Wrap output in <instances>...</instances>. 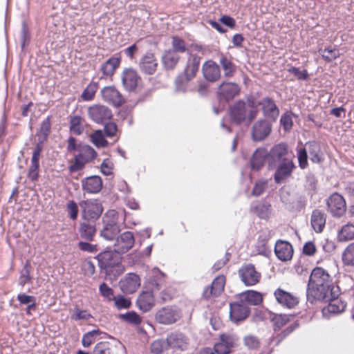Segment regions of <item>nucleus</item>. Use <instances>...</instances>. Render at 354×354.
Segmentation results:
<instances>
[{"instance_id":"nucleus-42","label":"nucleus","mask_w":354,"mask_h":354,"mask_svg":"<svg viewBox=\"0 0 354 354\" xmlns=\"http://www.w3.org/2000/svg\"><path fill=\"white\" fill-rule=\"evenodd\" d=\"M84 120L80 116H73L70 120L71 131L77 135H80L84 130Z\"/></svg>"},{"instance_id":"nucleus-54","label":"nucleus","mask_w":354,"mask_h":354,"mask_svg":"<svg viewBox=\"0 0 354 354\" xmlns=\"http://www.w3.org/2000/svg\"><path fill=\"white\" fill-rule=\"evenodd\" d=\"M93 354H111V349L108 342H100L94 348Z\"/></svg>"},{"instance_id":"nucleus-31","label":"nucleus","mask_w":354,"mask_h":354,"mask_svg":"<svg viewBox=\"0 0 354 354\" xmlns=\"http://www.w3.org/2000/svg\"><path fill=\"white\" fill-rule=\"evenodd\" d=\"M139 66L142 71L147 74H153L157 69L158 62L151 53H147L140 59Z\"/></svg>"},{"instance_id":"nucleus-41","label":"nucleus","mask_w":354,"mask_h":354,"mask_svg":"<svg viewBox=\"0 0 354 354\" xmlns=\"http://www.w3.org/2000/svg\"><path fill=\"white\" fill-rule=\"evenodd\" d=\"M119 317L122 320L134 326L140 325L142 321V317L134 311L120 314Z\"/></svg>"},{"instance_id":"nucleus-5","label":"nucleus","mask_w":354,"mask_h":354,"mask_svg":"<svg viewBox=\"0 0 354 354\" xmlns=\"http://www.w3.org/2000/svg\"><path fill=\"white\" fill-rule=\"evenodd\" d=\"M201 57L196 54H189L183 72L176 80V88L185 91V84L194 79L199 69Z\"/></svg>"},{"instance_id":"nucleus-9","label":"nucleus","mask_w":354,"mask_h":354,"mask_svg":"<svg viewBox=\"0 0 354 354\" xmlns=\"http://www.w3.org/2000/svg\"><path fill=\"white\" fill-rule=\"evenodd\" d=\"M99 266L101 269L110 271L112 268H120L122 257L121 255L113 250L102 252L96 257Z\"/></svg>"},{"instance_id":"nucleus-51","label":"nucleus","mask_w":354,"mask_h":354,"mask_svg":"<svg viewBox=\"0 0 354 354\" xmlns=\"http://www.w3.org/2000/svg\"><path fill=\"white\" fill-rule=\"evenodd\" d=\"M91 317V315L89 313H88L87 310H81L77 307L75 308L73 313L71 315V319L75 321L88 320Z\"/></svg>"},{"instance_id":"nucleus-2","label":"nucleus","mask_w":354,"mask_h":354,"mask_svg":"<svg viewBox=\"0 0 354 354\" xmlns=\"http://www.w3.org/2000/svg\"><path fill=\"white\" fill-rule=\"evenodd\" d=\"M166 275L158 268L151 270V276L148 281V288L150 291L141 293L137 299V306L143 312L150 310L155 304V299L152 292L158 291L164 286Z\"/></svg>"},{"instance_id":"nucleus-33","label":"nucleus","mask_w":354,"mask_h":354,"mask_svg":"<svg viewBox=\"0 0 354 354\" xmlns=\"http://www.w3.org/2000/svg\"><path fill=\"white\" fill-rule=\"evenodd\" d=\"M219 64L223 71L225 77L229 78L234 76L236 71V66L232 62L231 58L221 54L219 57Z\"/></svg>"},{"instance_id":"nucleus-24","label":"nucleus","mask_w":354,"mask_h":354,"mask_svg":"<svg viewBox=\"0 0 354 354\" xmlns=\"http://www.w3.org/2000/svg\"><path fill=\"white\" fill-rule=\"evenodd\" d=\"M225 283V277L223 275H220L214 279L210 287H207L203 293V296L207 299L211 296L217 297L224 290Z\"/></svg>"},{"instance_id":"nucleus-8","label":"nucleus","mask_w":354,"mask_h":354,"mask_svg":"<svg viewBox=\"0 0 354 354\" xmlns=\"http://www.w3.org/2000/svg\"><path fill=\"white\" fill-rule=\"evenodd\" d=\"M268 167L273 169L276 168L277 164L283 162L285 159L293 158L292 152L289 151L288 146L285 143H279L274 145L270 151H268Z\"/></svg>"},{"instance_id":"nucleus-4","label":"nucleus","mask_w":354,"mask_h":354,"mask_svg":"<svg viewBox=\"0 0 354 354\" xmlns=\"http://www.w3.org/2000/svg\"><path fill=\"white\" fill-rule=\"evenodd\" d=\"M102 224L100 236L106 241H113L121 232L119 214L114 209H109L104 214Z\"/></svg>"},{"instance_id":"nucleus-55","label":"nucleus","mask_w":354,"mask_h":354,"mask_svg":"<svg viewBox=\"0 0 354 354\" xmlns=\"http://www.w3.org/2000/svg\"><path fill=\"white\" fill-rule=\"evenodd\" d=\"M87 160L81 155L80 153L75 158V162L71 165L70 170L71 171H76L81 169L86 163H87Z\"/></svg>"},{"instance_id":"nucleus-38","label":"nucleus","mask_w":354,"mask_h":354,"mask_svg":"<svg viewBox=\"0 0 354 354\" xmlns=\"http://www.w3.org/2000/svg\"><path fill=\"white\" fill-rule=\"evenodd\" d=\"M354 239V223L343 225L338 232V240L342 242Z\"/></svg>"},{"instance_id":"nucleus-25","label":"nucleus","mask_w":354,"mask_h":354,"mask_svg":"<svg viewBox=\"0 0 354 354\" xmlns=\"http://www.w3.org/2000/svg\"><path fill=\"white\" fill-rule=\"evenodd\" d=\"M82 189L89 194H96L102 187V180L98 176H91L81 181Z\"/></svg>"},{"instance_id":"nucleus-11","label":"nucleus","mask_w":354,"mask_h":354,"mask_svg":"<svg viewBox=\"0 0 354 354\" xmlns=\"http://www.w3.org/2000/svg\"><path fill=\"white\" fill-rule=\"evenodd\" d=\"M328 212L334 217L342 216L346 210V201L342 196L337 193L333 194L327 200Z\"/></svg>"},{"instance_id":"nucleus-3","label":"nucleus","mask_w":354,"mask_h":354,"mask_svg":"<svg viewBox=\"0 0 354 354\" xmlns=\"http://www.w3.org/2000/svg\"><path fill=\"white\" fill-rule=\"evenodd\" d=\"M257 114V104L252 97L248 98L247 102L243 101L236 102L230 109L231 120L241 124L245 121L250 122Z\"/></svg>"},{"instance_id":"nucleus-58","label":"nucleus","mask_w":354,"mask_h":354,"mask_svg":"<svg viewBox=\"0 0 354 354\" xmlns=\"http://www.w3.org/2000/svg\"><path fill=\"white\" fill-rule=\"evenodd\" d=\"M268 180H261L257 182L252 190V195L259 196L261 195L267 187Z\"/></svg>"},{"instance_id":"nucleus-60","label":"nucleus","mask_w":354,"mask_h":354,"mask_svg":"<svg viewBox=\"0 0 354 354\" xmlns=\"http://www.w3.org/2000/svg\"><path fill=\"white\" fill-rule=\"evenodd\" d=\"M101 171L105 176H109L112 174V171L113 169V163L112 161L108 158L103 160L101 164Z\"/></svg>"},{"instance_id":"nucleus-62","label":"nucleus","mask_w":354,"mask_h":354,"mask_svg":"<svg viewBox=\"0 0 354 354\" xmlns=\"http://www.w3.org/2000/svg\"><path fill=\"white\" fill-rule=\"evenodd\" d=\"M245 345L250 349H256L259 346L258 339L252 335H248L244 338Z\"/></svg>"},{"instance_id":"nucleus-61","label":"nucleus","mask_w":354,"mask_h":354,"mask_svg":"<svg viewBox=\"0 0 354 354\" xmlns=\"http://www.w3.org/2000/svg\"><path fill=\"white\" fill-rule=\"evenodd\" d=\"M280 123L285 131H289L292 126V120L291 115L287 113L281 115L280 119Z\"/></svg>"},{"instance_id":"nucleus-19","label":"nucleus","mask_w":354,"mask_h":354,"mask_svg":"<svg viewBox=\"0 0 354 354\" xmlns=\"http://www.w3.org/2000/svg\"><path fill=\"white\" fill-rule=\"evenodd\" d=\"M292 159H285L283 162L278 163L274 176L277 183H280L291 175L293 169L295 168Z\"/></svg>"},{"instance_id":"nucleus-23","label":"nucleus","mask_w":354,"mask_h":354,"mask_svg":"<svg viewBox=\"0 0 354 354\" xmlns=\"http://www.w3.org/2000/svg\"><path fill=\"white\" fill-rule=\"evenodd\" d=\"M101 93L103 99L115 106H119L124 102V99L120 93L113 86L104 87Z\"/></svg>"},{"instance_id":"nucleus-15","label":"nucleus","mask_w":354,"mask_h":354,"mask_svg":"<svg viewBox=\"0 0 354 354\" xmlns=\"http://www.w3.org/2000/svg\"><path fill=\"white\" fill-rule=\"evenodd\" d=\"M339 289H337V294L331 295L326 299H321L320 301L329 302L328 305L324 308L322 313L324 315L329 314H338L343 312L346 308V303L338 297Z\"/></svg>"},{"instance_id":"nucleus-13","label":"nucleus","mask_w":354,"mask_h":354,"mask_svg":"<svg viewBox=\"0 0 354 354\" xmlns=\"http://www.w3.org/2000/svg\"><path fill=\"white\" fill-rule=\"evenodd\" d=\"M113 244L114 250L120 254L128 252L134 245V236L131 232H125L115 237Z\"/></svg>"},{"instance_id":"nucleus-14","label":"nucleus","mask_w":354,"mask_h":354,"mask_svg":"<svg viewBox=\"0 0 354 354\" xmlns=\"http://www.w3.org/2000/svg\"><path fill=\"white\" fill-rule=\"evenodd\" d=\"M240 92L239 86L234 82H223L218 89L220 102H227L236 97Z\"/></svg>"},{"instance_id":"nucleus-40","label":"nucleus","mask_w":354,"mask_h":354,"mask_svg":"<svg viewBox=\"0 0 354 354\" xmlns=\"http://www.w3.org/2000/svg\"><path fill=\"white\" fill-rule=\"evenodd\" d=\"M317 180L312 174H308L306 176L304 187L308 195L311 197L317 192Z\"/></svg>"},{"instance_id":"nucleus-47","label":"nucleus","mask_w":354,"mask_h":354,"mask_svg":"<svg viewBox=\"0 0 354 354\" xmlns=\"http://www.w3.org/2000/svg\"><path fill=\"white\" fill-rule=\"evenodd\" d=\"M256 212L257 215L263 219H267L271 214L272 209L270 204L268 203H261L256 206Z\"/></svg>"},{"instance_id":"nucleus-7","label":"nucleus","mask_w":354,"mask_h":354,"mask_svg":"<svg viewBox=\"0 0 354 354\" xmlns=\"http://www.w3.org/2000/svg\"><path fill=\"white\" fill-rule=\"evenodd\" d=\"M239 344L238 337L232 333H222L214 344V351L216 354H230Z\"/></svg>"},{"instance_id":"nucleus-50","label":"nucleus","mask_w":354,"mask_h":354,"mask_svg":"<svg viewBox=\"0 0 354 354\" xmlns=\"http://www.w3.org/2000/svg\"><path fill=\"white\" fill-rule=\"evenodd\" d=\"M168 347L167 339H157L151 344V351L154 354H161Z\"/></svg>"},{"instance_id":"nucleus-21","label":"nucleus","mask_w":354,"mask_h":354,"mask_svg":"<svg viewBox=\"0 0 354 354\" xmlns=\"http://www.w3.org/2000/svg\"><path fill=\"white\" fill-rule=\"evenodd\" d=\"M249 308L241 301L230 304V317L232 322L242 321L249 315Z\"/></svg>"},{"instance_id":"nucleus-30","label":"nucleus","mask_w":354,"mask_h":354,"mask_svg":"<svg viewBox=\"0 0 354 354\" xmlns=\"http://www.w3.org/2000/svg\"><path fill=\"white\" fill-rule=\"evenodd\" d=\"M268 151L264 148H259L253 153L250 159V166L252 170L258 171L264 165L266 160L268 162Z\"/></svg>"},{"instance_id":"nucleus-34","label":"nucleus","mask_w":354,"mask_h":354,"mask_svg":"<svg viewBox=\"0 0 354 354\" xmlns=\"http://www.w3.org/2000/svg\"><path fill=\"white\" fill-rule=\"evenodd\" d=\"M241 302L248 303L251 305H259L263 300L262 295L254 290H247L239 295Z\"/></svg>"},{"instance_id":"nucleus-49","label":"nucleus","mask_w":354,"mask_h":354,"mask_svg":"<svg viewBox=\"0 0 354 354\" xmlns=\"http://www.w3.org/2000/svg\"><path fill=\"white\" fill-rule=\"evenodd\" d=\"M97 90V84L96 83H91L89 84L86 88L84 90L82 93V98L84 101H90L91 100Z\"/></svg>"},{"instance_id":"nucleus-28","label":"nucleus","mask_w":354,"mask_h":354,"mask_svg":"<svg viewBox=\"0 0 354 354\" xmlns=\"http://www.w3.org/2000/svg\"><path fill=\"white\" fill-rule=\"evenodd\" d=\"M257 106L261 105L263 115L273 121H274L279 116V109L271 98H263L261 102L257 103Z\"/></svg>"},{"instance_id":"nucleus-46","label":"nucleus","mask_w":354,"mask_h":354,"mask_svg":"<svg viewBox=\"0 0 354 354\" xmlns=\"http://www.w3.org/2000/svg\"><path fill=\"white\" fill-rule=\"evenodd\" d=\"M171 46L172 48L170 50L177 54L187 51L185 41L176 36L172 37Z\"/></svg>"},{"instance_id":"nucleus-27","label":"nucleus","mask_w":354,"mask_h":354,"mask_svg":"<svg viewBox=\"0 0 354 354\" xmlns=\"http://www.w3.org/2000/svg\"><path fill=\"white\" fill-rule=\"evenodd\" d=\"M168 346L171 348L185 350L189 344V339L181 333H173L167 337Z\"/></svg>"},{"instance_id":"nucleus-64","label":"nucleus","mask_w":354,"mask_h":354,"mask_svg":"<svg viewBox=\"0 0 354 354\" xmlns=\"http://www.w3.org/2000/svg\"><path fill=\"white\" fill-rule=\"evenodd\" d=\"M316 251V246L312 241L306 242L303 246V253L307 256L314 255Z\"/></svg>"},{"instance_id":"nucleus-56","label":"nucleus","mask_w":354,"mask_h":354,"mask_svg":"<svg viewBox=\"0 0 354 354\" xmlns=\"http://www.w3.org/2000/svg\"><path fill=\"white\" fill-rule=\"evenodd\" d=\"M112 301H114L115 306L118 309L128 308L131 306L130 300L123 296L114 297Z\"/></svg>"},{"instance_id":"nucleus-45","label":"nucleus","mask_w":354,"mask_h":354,"mask_svg":"<svg viewBox=\"0 0 354 354\" xmlns=\"http://www.w3.org/2000/svg\"><path fill=\"white\" fill-rule=\"evenodd\" d=\"M91 140L97 147H106L109 144L101 130L95 131L91 135Z\"/></svg>"},{"instance_id":"nucleus-29","label":"nucleus","mask_w":354,"mask_h":354,"mask_svg":"<svg viewBox=\"0 0 354 354\" xmlns=\"http://www.w3.org/2000/svg\"><path fill=\"white\" fill-rule=\"evenodd\" d=\"M274 252L279 259L286 261L292 258L293 248L288 242L278 241L275 244Z\"/></svg>"},{"instance_id":"nucleus-10","label":"nucleus","mask_w":354,"mask_h":354,"mask_svg":"<svg viewBox=\"0 0 354 354\" xmlns=\"http://www.w3.org/2000/svg\"><path fill=\"white\" fill-rule=\"evenodd\" d=\"M181 317L180 310L176 307L167 306L160 309L156 315V321L162 324H171Z\"/></svg>"},{"instance_id":"nucleus-36","label":"nucleus","mask_w":354,"mask_h":354,"mask_svg":"<svg viewBox=\"0 0 354 354\" xmlns=\"http://www.w3.org/2000/svg\"><path fill=\"white\" fill-rule=\"evenodd\" d=\"M120 60L118 57H112L101 66L104 75L109 76L113 74L115 70L119 66Z\"/></svg>"},{"instance_id":"nucleus-22","label":"nucleus","mask_w":354,"mask_h":354,"mask_svg":"<svg viewBox=\"0 0 354 354\" xmlns=\"http://www.w3.org/2000/svg\"><path fill=\"white\" fill-rule=\"evenodd\" d=\"M204 77L209 82H216L221 77L220 66L214 61L208 60L202 66Z\"/></svg>"},{"instance_id":"nucleus-39","label":"nucleus","mask_w":354,"mask_h":354,"mask_svg":"<svg viewBox=\"0 0 354 354\" xmlns=\"http://www.w3.org/2000/svg\"><path fill=\"white\" fill-rule=\"evenodd\" d=\"M342 261L344 266H354V242L348 244L342 254Z\"/></svg>"},{"instance_id":"nucleus-1","label":"nucleus","mask_w":354,"mask_h":354,"mask_svg":"<svg viewBox=\"0 0 354 354\" xmlns=\"http://www.w3.org/2000/svg\"><path fill=\"white\" fill-rule=\"evenodd\" d=\"M337 286H335L328 273L322 268L313 270L308 283L306 296L308 301L313 304L317 300L326 299L337 294Z\"/></svg>"},{"instance_id":"nucleus-18","label":"nucleus","mask_w":354,"mask_h":354,"mask_svg":"<svg viewBox=\"0 0 354 354\" xmlns=\"http://www.w3.org/2000/svg\"><path fill=\"white\" fill-rule=\"evenodd\" d=\"M140 286V279L134 273H129L119 282L120 290L125 294L135 292Z\"/></svg>"},{"instance_id":"nucleus-35","label":"nucleus","mask_w":354,"mask_h":354,"mask_svg":"<svg viewBox=\"0 0 354 354\" xmlns=\"http://www.w3.org/2000/svg\"><path fill=\"white\" fill-rule=\"evenodd\" d=\"M180 59L178 54L171 51V50H165L162 57V62L165 68L167 70L174 69Z\"/></svg>"},{"instance_id":"nucleus-57","label":"nucleus","mask_w":354,"mask_h":354,"mask_svg":"<svg viewBox=\"0 0 354 354\" xmlns=\"http://www.w3.org/2000/svg\"><path fill=\"white\" fill-rule=\"evenodd\" d=\"M66 209L70 218L72 220H76L78 215V206L73 201H69L66 205Z\"/></svg>"},{"instance_id":"nucleus-37","label":"nucleus","mask_w":354,"mask_h":354,"mask_svg":"<svg viewBox=\"0 0 354 354\" xmlns=\"http://www.w3.org/2000/svg\"><path fill=\"white\" fill-rule=\"evenodd\" d=\"M79 232L82 239L87 241H93L96 229L93 225L82 223L80 225Z\"/></svg>"},{"instance_id":"nucleus-32","label":"nucleus","mask_w":354,"mask_h":354,"mask_svg":"<svg viewBox=\"0 0 354 354\" xmlns=\"http://www.w3.org/2000/svg\"><path fill=\"white\" fill-rule=\"evenodd\" d=\"M326 215L320 209H314L311 214L310 223L313 230L317 233H320L324 230L326 225Z\"/></svg>"},{"instance_id":"nucleus-12","label":"nucleus","mask_w":354,"mask_h":354,"mask_svg":"<svg viewBox=\"0 0 354 354\" xmlns=\"http://www.w3.org/2000/svg\"><path fill=\"white\" fill-rule=\"evenodd\" d=\"M239 274L242 282L247 286H254L261 279V274L252 264L243 265L239 269Z\"/></svg>"},{"instance_id":"nucleus-52","label":"nucleus","mask_w":354,"mask_h":354,"mask_svg":"<svg viewBox=\"0 0 354 354\" xmlns=\"http://www.w3.org/2000/svg\"><path fill=\"white\" fill-rule=\"evenodd\" d=\"M80 153L88 162L95 159L97 156V152L88 145L84 146L81 149Z\"/></svg>"},{"instance_id":"nucleus-48","label":"nucleus","mask_w":354,"mask_h":354,"mask_svg":"<svg viewBox=\"0 0 354 354\" xmlns=\"http://www.w3.org/2000/svg\"><path fill=\"white\" fill-rule=\"evenodd\" d=\"M102 332L100 329H94L91 331H89L84 335L82 342V345L84 347L90 346L93 342L95 341L97 336L100 335Z\"/></svg>"},{"instance_id":"nucleus-63","label":"nucleus","mask_w":354,"mask_h":354,"mask_svg":"<svg viewBox=\"0 0 354 354\" xmlns=\"http://www.w3.org/2000/svg\"><path fill=\"white\" fill-rule=\"evenodd\" d=\"M78 245L80 249L84 252L95 253L98 251L97 245L95 244H91L87 242L80 241L78 243Z\"/></svg>"},{"instance_id":"nucleus-20","label":"nucleus","mask_w":354,"mask_h":354,"mask_svg":"<svg viewBox=\"0 0 354 354\" xmlns=\"http://www.w3.org/2000/svg\"><path fill=\"white\" fill-rule=\"evenodd\" d=\"M274 295L279 304L289 309L294 308L299 303L298 297L281 288H277Z\"/></svg>"},{"instance_id":"nucleus-17","label":"nucleus","mask_w":354,"mask_h":354,"mask_svg":"<svg viewBox=\"0 0 354 354\" xmlns=\"http://www.w3.org/2000/svg\"><path fill=\"white\" fill-rule=\"evenodd\" d=\"M89 118L96 123H102L112 116L111 111L104 105L96 104L88 109Z\"/></svg>"},{"instance_id":"nucleus-16","label":"nucleus","mask_w":354,"mask_h":354,"mask_svg":"<svg viewBox=\"0 0 354 354\" xmlns=\"http://www.w3.org/2000/svg\"><path fill=\"white\" fill-rule=\"evenodd\" d=\"M272 131L271 124L266 120L256 122L252 128V138L254 141H262L267 138Z\"/></svg>"},{"instance_id":"nucleus-59","label":"nucleus","mask_w":354,"mask_h":354,"mask_svg":"<svg viewBox=\"0 0 354 354\" xmlns=\"http://www.w3.org/2000/svg\"><path fill=\"white\" fill-rule=\"evenodd\" d=\"M298 162L301 169H305L308 166V156L305 148H300L298 150Z\"/></svg>"},{"instance_id":"nucleus-6","label":"nucleus","mask_w":354,"mask_h":354,"mask_svg":"<svg viewBox=\"0 0 354 354\" xmlns=\"http://www.w3.org/2000/svg\"><path fill=\"white\" fill-rule=\"evenodd\" d=\"M82 217L88 221H97L103 212V207L99 200L90 198L79 203Z\"/></svg>"},{"instance_id":"nucleus-44","label":"nucleus","mask_w":354,"mask_h":354,"mask_svg":"<svg viewBox=\"0 0 354 354\" xmlns=\"http://www.w3.org/2000/svg\"><path fill=\"white\" fill-rule=\"evenodd\" d=\"M310 156V160L313 162L318 163L321 161L319 156V147L315 142H308L306 144Z\"/></svg>"},{"instance_id":"nucleus-53","label":"nucleus","mask_w":354,"mask_h":354,"mask_svg":"<svg viewBox=\"0 0 354 354\" xmlns=\"http://www.w3.org/2000/svg\"><path fill=\"white\" fill-rule=\"evenodd\" d=\"M99 290L101 295L108 301H110L114 299L113 290L106 283H102L99 287Z\"/></svg>"},{"instance_id":"nucleus-26","label":"nucleus","mask_w":354,"mask_h":354,"mask_svg":"<svg viewBox=\"0 0 354 354\" xmlns=\"http://www.w3.org/2000/svg\"><path fill=\"white\" fill-rule=\"evenodd\" d=\"M122 80L124 88L129 91H132L138 86L140 78L135 70L128 68L124 71Z\"/></svg>"},{"instance_id":"nucleus-43","label":"nucleus","mask_w":354,"mask_h":354,"mask_svg":"<svg viewBox=\"0 0 354 354\" xmlns=\"http://www.w3.org/2000/svg\"><path fill=\"white\" fill-rule=\"evenodd\" d=\"M319 53L326 62H332L339 57V51L336 48L328 47L319 49Z\"/></svg>"}]
</instances>
